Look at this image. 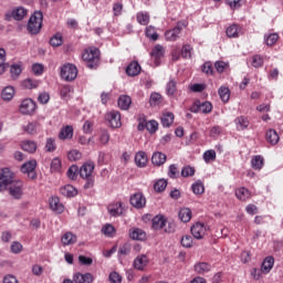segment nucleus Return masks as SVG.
Masks as SVG:
<instances>
[{
	"label": "nucleus",
	"instance_id": "1",
	"mask_svg": "<svg viewBox=\"0 0 283 283\" xmlns=\"http://www.w3.org/2000/svg\"><path fill=\"white\" fill-rule=\"evenodd\" d=\"M82 60L88 70H96L101 65V50L94 46L84 50Z\"/></svg>",
	"mask_w": 283,
	"mask_h": 283
},
{
	"label": "nucleus",
	"instance_id": "2",
	"mask_svg": "<svg viewBox=\"0 0 283 283\" xmlns=\"http://www.w3.org/2000/svg\"><path fill=\"white\" fill-rule=\"evenodd\" d=\"M8 191L11 198H14V200H21V198L23 197V181H13L9 185Z\"/></svg>",
	"mask_w": 283,
	"mask_h": 283
},
{
	"label": "nucleus",
	"instance_id": "3",
	"mask_svg": "<svg viewBox=\"0 0 283 283\" xmlns=\"http://www.w3.org/2000/svg\"><path fill=\"white\" fill-rule=\"evenodd\" d=\"M61 76L64 81H74L78 76V70L74 64H64L61 70Z\"/></svg>",
	"mask_w": 283,
	"mask_h": 283
},
{
	"label": "nucleus",
	"instance_id": "4",
	"mask_svg": "<svg viewBox=\"0 0 283 283\" xmlns=\"http://www.w3.org/2000/svg\"><path fill=\"white\" fill-rule=\"evenodd\" d=\"M190 231L196 240H202V238H205L209 231V226L202 222H197L191 227Z\"/></svg>",
	"mask_w": 283,
	"mask_h": 283
},
{
	"label": "nucleus",
	"instance_id": "5",
	"mask_svg": "<svg viewBox=\"0 0 283 283\" xmlns=\"http://www.w3.org/2000/svg\"><path fill=\"white\" fill-rule=\"evenodd\" d=\"M164 56H165V48H163V45L157 44L151 49L150 59L154 62V64L156 65V67H158V65H160V63H163Z\"/></svg>",
	"mask_w": 283,
	"mask_h": 283
},
{
	"label": "nucleus",
	"instance_id": "6",
	"mask_svg": "<svg viewBox=\"0 0 283 283\" xmlns=\"http://www.w3.org/2000/svg\"><path fill=\"white\" fill-rule=\"evenodd\" d=\"M20 113L27 116H32L36 109V103L32 98H25L22 101L20 105Z\"/></svg>",
	"mask_w": 283,
	"mask_h": 283
},
{
	"label": "nucleus",
	"instance_id": "7",
	"mask_svg": "<svg viewBox=\"0 0 283 283\" xmlns=\"http://www.w3.org/2000/svg\"><path fill=\"white\" fill-rule=\"evenodd\" d=\"M105 118L114 129H118V127L123 125V123H120V113L117 111H111L105 115Z\"/></svg>",
	"mask_w": 283,
	"mask_h": 283
},
{
	"label": "nucleus",
	"instance_id": "8",
	"mask_svg": "<svg viewBox=\"0 0 283 283\" xmlns=\"http://www.w3.org/2000/svg\"><path fill=\"white\" fill-rule=\"evenodd\" d=\"M14 178V174L10 170V168H3L0 171V187H8V185L12 184Z\"/></svg>",
	"mask_w": 283,
	"mask_h": 283
},
{
	"label": "nucleus",
	"instance_id": "9",
	"mask_svg": "<svg viewBox=\"0 0 283 283\" xmlns=\"http://www.w3.org/2000/svg\"><path fill=\"white\" fill-rule=\"evenodd\" d=\"M130 205L135 209H143L147 205V199L142 192H137L130 197Z\"/></svg>",
	"mask_w": 283,
	"mask_h": 283
},
{
	"label": "nucleus",
	"instance_id": "10",
	"mask_svg": "<svg viewBox=\"0 0 283 283\" xmlns=\"http://www.w3.org/2000/svg\"><path fill=\"white\" fill-rule=\"evenodd\" d=\"M34 169H36V160L28 161L21 166L22 174H28L29 178L32 180L36 178V172Z\"/></svg>",
	"mask_w": 283,
	"mask_h": 283
},
{
	"label": "nucleus",
	"instance_id": "11",
	"mask_svg": "<svg viewBox=\"0 0 283 283\" xmlns=\"http://www.w3.org/2000/svg\"><path fill=\"white\" fill-rule=\"evenodd\" d=\"M153 229L155 231H164L165 227H167V218H165V216H156L153 221Z\"/></svg>",
	"mask_w": 283,
	"mask_h": 283
},
{
	"label": "nucleus",
	"instance_id": "12",
	"mask_svg": "<svg viewBox=\"0 0 283 283\" xmlns=\"http://www.w3.org/2000/svg\"><path fill=\"white\" fill-rule=\"evenodd\" d=\"M60 140H72L74 138V128L70 125H66L61 128L59 133Z\"/></svg>",
	"mask_w": 283,
	"mask_h": 283
},
{
	"label": "nucleus",
	"instance_id": "13",
	"mask_svg": "<svg viewBox=\"0 0 283 283\" xmlns=\"http://www.w3.org/2000/svg\"><path fill=\"white\" fill-rule=\"evenodd\" d=\"M73 282L75 283H92L94 282V275L92 273H75L73 275Z\"/></svg>",
	"mask_w": 283,
	"mask_h": 283
},
{
	"label": "nucleus",
	"instance_id": "14",
	"mask_svg": "<svg viewBox=\"0 0 283 283\" xmlns=\"http://www.w3.org/2000/svg\"><path fill=\"white\" fill-rule=\"evenodd\" d=\"M234 124L238 132H244V129H249L251 122H249V117L241 115L234 119Z\"/></svg>",
	"mask_w": 283,
	"mask_h": 283
},
{
	"label": "nucleus",
	"instance_id": "15",
	"mask_svg": "<svg viewBox=\"0 0 283 283\" xmlns=\"http://www.w3.org/2000/svg\"><path fill=\"white\" fill-rule=\"evenodd\" d=\"M77 240L76 234L66 232L61 238L62 247H72V244H76Z\"/></svg>",
	"mask_w": 283,
	"mask_h": 283
},
{
	"label": "nucleus",
	"instance_id": "16",
	"mask_svg": "<svg viewBox=\"0 0 283 283\" xmlns=\"http://www.w3.org/2000/svg\"><path fill=\"white\" fill-rule=\"evenodd\" d=\"M107 211L111 216H113V218H118V216H123V202L108 205Z\"/></svg>",
	"mask_w": 283,
	"mask_h": 283
},
{
	"label": "nucleus",
	"instance_id": "17",
	"mask_svg": "<svg viewBox=\"0 0 283 283\" xmlns=\"http://www.w3.org/2000/svg\"><path fill=\"white\" fill-rule=\"evenodd\" d=\"M94 172V163H86L80 168L81 178H93L92 174Z\"/></svg>",
	"mask_w": 283,
	"mask_h": 283
},
{
	"label": "nucleus",
	"instance_id": "18",
	"mask_svg": "<svg viewBox=\"0 0 283 283\" xmlns=\"http://www.w3.org/2000/svg\"><path fill=\"white\" fill-rule=\"evenodd\" d=\"M147 264H149V259L145 254H142L134 260V266L137 271H145Z\"/></svg>",
	"mask_w": 283,
	"mask_h": 283
},
{
	"label": "nucleus",
	"instance_id": "19",
	"mask_svg": "<svg viewBox=\"0 0 283 283\" xmlns=\"http://www.w3.org/2000/svg\"><path fill=\"white\" fill-rule=\"evenodd\" d=\"M50 207L52 211H55V213H63V211H65V206L61 203V199H59V197H53L50 200Z\"/></svg>",
	"mask_w": 283,
	"mask_h": 283
},
{
	"label": "nucleus",
	"instance_id": "20",
	"mask_svg": "<svg viewBox=\"0 0 283 283\" xmlns=\"http://www.w3.org/2000/svg\"><path fill=\"white\" fill-rule=\"evenodd\" d=\"M60 193L65 198H74V196L78 195V190L72 185H66L60 189Z\"/></svg>",
	"mask_w": 283,
	"mask_h": 283
},
{
	"label": "nucleus",
	"instance_id": "21",
	"mask_svg": "<svg viewBox=\"0 0 283 283\" xmlns=\"http://www.w3.org/2000/svg\"><path fill=\"white\" fill-rule=\"evenodd\" d=\"M242 31V28L238 24H231L227 28L226 34L229 39H238L240 36V32Z\"/></svg>",
	"mask_w": 283,
	"mask_h": 283
},
{
	"label": "nucleus",
	"instance_id": "22",
	"mask_svg": "<svg viewBox=\"0 0 283 283\" xmlns=\"http://www.w3.org/2000/svg\"><path fill=\"white\" fill-rule=\"evenodd\" d=\"M151 163L156 167H160V166L165 165V163H167V155H165L160 151L154 153L153 157H151Z\"/></svg>",
	"mask_w": 283,
	"mask_h": 283
},
{
	"label": "nucleus",
	"instance_id": "23",
	"mask_svg": "<svg viewBox=\"0 0 283 283\" xmlns=\"http://www.w3.org/2000/svg\"><path fill=\"white\" fill-rule=\"evenodd\" d=\"M28 15V10L23 7H18L12 10L11 17L14 19V21H23V19Z\"/></svg>",
	"mask_w": 283,
	"mask_h": 283
},
{
	"label": "nucleus",
	"instance_id": "24",
	"mask_svg": "<svg viewBox=\"0 0 283 283\" xmlns=\"http://www.w3.org/2000/svg\"><path fill=\"white\" fill-rule=\"evenodd\" d=\"M117 105L124 111L129 109V107H132V97L128 95H120L118 97Z\"/></svg>",
	"mask_w": 283,
	"mask_h": 283
},
{
	"label": "nucleus",
	"instance_id": "25",
	"mask_svg": "<svg viewBox=\"0 0 283 283\" xmlns=\"http://www.w3.org/2000/svg\"><path fill=\"white\" fill-rule=\"evenodd\" d=\"M174 119H175L174 113L171 112L163 113L160 118L163 127H171V125H174Z\"/></svg>",
	"mask_w": 283,
	"mask_h": 283
},
{
	"label": "nucleus",
	"instance_id": "26",
	"mask_svg": "<svg viewBox=\"0 0 283 283\" xmlns=\"http://www.w3.org/2000/svg\"><path fill=\"white\" fill-rule=\"evenodd\" d=\"M129 238H132V240L143 241L145 240V238H147V234L145 233V231H143V229L133 228L129 230Z\"/></svg>",
	"mask_w": 283,
	"mask_h": 283
},
{
	"label": "nucleus",
	"instance_id": "27",
	"mask_svg": "<svg viewBox=\"0 0 283 283\" xmlns=\"http://www.w3.org/2000/svg\"><path fill=\"white\" fill-rule=\"evenodd\" d=\"M235 196L238 200H241L242 202H247L249 198H251V191L249 189L241 187L235 190Z\"/></svg>",
	"mask_w": 283,
	"mask_h": 283
},
{
	"label": "nucleus",
	"instance_id": "28",
	"mask_svg": "<svg viewBox=\"0 0 283 283\" xmlns=\"http://www.w3.org/2000/svg\"><path fill=\"white\" fill-rule=\"evenodd\" d=\"M126 74L128 76H138V74H140V64L138 62H132L126 67Z\"/></svg>",
	"mask_w": 283,
	"mask_h": 283
},
{
	"label": "nucleus",
	"instance_id": "29",
	"mask_svg": "<svg viewBox=\"0 0 283 283\" xmlns=\"http://www.w3.org/2000/svg\"><path fill=\"white\" fill-rule=\"evenodd\" d=\"M182 29L180 27H175L172 30H168L165 33L166 40L167 41H177L178 38L180 36V32Z\"/></svg>",
	"mask_w": 283,
	"mask_h": 283
},
{
	"label": "nucleus",
	"instance_id": "30",
	"mask_svg": "<svg viewBox=\"0 0 283 283\" xmlns=\"http://www.w3.org/2000/svg\"><path fill=\"white\" fill-rule=\"evenodd\" d=\"M135 163L137 167H147V163H148L147 153L138 151L135 155Z\"/></svg>",
	"mask_w": 283,
	"mask_h": 283
},
{
	"label": "nucleus",
	"instance_id": "31",
	"mask_svg": "<svg viewBox=\"0 0 283 283\" xmlns=\"http://www.w3.org/2000/svg\"><path fill=\"white\" fill-rule=\"evenodd\" d=\"M251 167L252 169H256V171H260L262 167H264V157L262 155H255L251 159Z\"/></svg>",
	"mask_w": 283,
	"mask_h": 283
},
{
	"label": "nucleus",
	"instance_id": "32",
	"mask_svg": "<svg viewBox=\"0 0 283 283\" xmlns=\"http://www.w3.org/2000/svg\"><path fill=\"white\" fill-rule=\"evenodd\" d=\"M273 264H275V259H273V256L265 258L262 262L261 271L263 273H271V269H273Z\"/></svg>",
	"mask_w": 283,
	"mask_h": 283
},
{
	"label": "nucleus",
	"instance_id": "33",
	"mask_svg": "<svg viewBox=\"0 0 283 283\" xmlns=\"http://www.w3.org/2000/svg\"><path fill=\"white\" fill-rule=\"evenodd\" d=\"M265 138L270 145H277V143H280V135H277L275 129H269L265 134Z\"/></svg>",
	"mask_w": 283,
	"mask_h": 283
},
{
	"label": "nucleus",
	"instance_id": "34",
	"mask_svg": "<svg viewBox=\"0 0 283 283\" xmlns=\"http://www.w3.org/2000/svg\"><path fill=\"white\" fill-rule=\"evenodd\" d=\"M27 30L29 34H36V11H34L30 17Z\"/></svg>",
	"mask_w": 283,
	"mask_h": 283
},
{
	"label": "nucleus",
	"instance_id": "35",
	"mask_svg": "<svg viewBox=\"0 0 283 283\" xmlns=\"http://www.w3.org/2000/svg\"><path fill=\"white\" fill-rule=\"evenodd\" d=\"M195 271L199 275H203V273H209L211 271V264L207 262H200L195 265Z\"/></svg>",
	"mask_w": 283,
	"mask_h": 283
},
{
	"label": "nucleus",
	"instance_id": "36",
	"mask_svg": "<svg viewBox=\"0 0 283 283\" xmlns=\"http://www.w3.org/2000/svg\"><path fill=\"white\" fill-rule=\"evenodd\" d=\"M178 82L176 80H169V82L166 85V94L167 96H175L176 92H178Z\"/></svg>",
	"mask_w": 283,
	"mask_h": 283
},
{
	"label": "nucleus",
	"instance_id": "37",
	"mask_svg": "<svg viewBox=\"0 0 283 283\" xmlns=\"http://www.w3.org/2000/svg\"><path fill=\"white\" fill-rule=\"evenodd\" d=\"M213 63L211 61L205 62L201 66V72L206 74V76H213L216 74Z\"/></svg>",
	"mask_w": 283,
	"mask_h": 283
},
{
	"label": "nucleus",
	"instance_id": "38",
	"mask_svg": "<svg viewBox=\"0 0 283 283\" xmlns=\"http://www.w3.org/2000/svg\"><path fill=\"white\" fill-rule=\"evenodd\" d=\"M102 233L106 235V238H114V235H116V228L112 226V223H107L103 226Z\"/></svg>",
	"mask_w": 283,
	"mask_h": 283
},
{
	"label": "nucleus",
	"instance_id": "39",
	"mask_svg": "<svg viewBox=\"0 0 283 283\" xmlns=\"http://www.w3.org/2000/svg\"><path fill=\"white\" fill-rule=\"evenodd\" d=\"M280 39V35L277 33H270L264 35L265 45H269V48H272V45H275L277 43V40Z\"/></svg>",
	"mask_w": 283,
	"mask_h": 283
},
{
	"label": "nucleus",
	"instance_id": "40",
	"mask_svg": "<svg viewBox=\"0 0 283 283\" xmlns=\"http://www.w3.org/2000/svg\"><path fill=\"white\" fill-rule=\"evenodd\" d=\"M1 97L3 101H12V98H14V87L12 86L4 87L1 93Z\"/></svg>",
	"mask_w": 283,
	"mask_h": 283
},
{
	"label": "nucleus",
	"instance_id": "41",
	"mask_svg": "<svg viewBox=\"0 0 283 283\" xmlns=\"http://www.w3.org/2000/svg\"><path fill=\"white\" fill-rule=\"evenodd\" d=\"M219 96L222 103H229V98H231V91L229 90V87L221 86L219 88Z\"/></svg>",
	"mask_w": 283,
	"mask_h": 283
},
{
	"label": "nucleus",
	"instance_id": "42",
	"mask_svg": "<svg viewBox=\"0 0 283 283\" xmlns=\"http://www.w3.org/2000/svg\"><path fill=\"white\" fill-rule=\"evenodd\" d=\"M132 253V243L126 242L118 249V258H125Z\"/></svg>",
	"mask_w": 283,
	"mask_h": 283
},
{
	"label": "nucleus",
	"instance_id": "43",
	"mask_svg": "<svg viewBox=\"0 0 283 283\" xmlns=\"http://www.w3.org/2000/svg\"><path fill=\"white\" fill-rule=\"evenodd\" d=\"M179 219L181 222H189L191 220V209L182 208L179 211Z\"/></svg>",
	"mask_w": 283,
	"mask_h": 283
},
{
	"label": "nucleus",
	"instance_id": "44",
	"mask_svg": "<svg viewBox=\"0 0 283 283\" xmlns=\"http://www.w3.org/2000/svg\"><path fill=\"white\" fill-rule=\"evenodd\" d=\"M137 22L139 25H148L149 24V13L147 12H138L136 15Z\"/></svg>",
	"mask_w": 283,
	"mask_h": 283
},
{
	"label": "nucleus",
	"instance_id": "45",
	"mask_svg": "<svg viewBox=\"0 0 283 283\" xmlns=\"http://www.w3.org/2000/svg\"><path fill=\"white\" fill-rule=\"evenodd\" d=\"M191 189L196 196H202V193H205V184L198 180L197 182L192 184Z\"/></svg>",
	"mask_w": 283,
	"mask_h": 283
},
{
	"label": "nucleus",
	"instance_id": "46",
	"mask_svg": "<svg viewBox=\"0 0 283 283\" xmlns=\"http://www.w3.org/2000/svg\"><path fill=\"white\" fill-rule=\"evenodd\" d=\"M23 151H28L29 154H34L36 151V143L34 142H23L22 143Z\"/></svg>",
	"mask_w": 283,
	"mask_h": 283
},
{
	"label": "nucleus",
	"instance_id": "47",
	"mask_svg": "<svg viewBox=\"0 0 283 283\" xmlns=\"http://www.w3.org/2000/svg\"><path fill=\"white\" fill-rule=\"evenodd\" d=\"M163 103V95L160 93H151L149 104L151 107H157V105H160Z\"/></svg>",
	"mask_w": 283,
	"mask_h": 283
},
{
	"label": "nucleus",
	"instance_id": "48",
	"mask_svg": "<svg viewBox=\"0 0 283 283\" xmlns=\"http://www.w3.org/2000/svg\"><path fill=\"white\" fill-rule=\"evenodd\" d=\"M154 189L157 193H163V191H165V189H167V180L158 179L154 185Z\"/></svg>",
	"mask_w": 283,
	"mask_h": 283
},
{
	"label": "nucleus",
	"instance_id": "49",
	"mask_svg": "<svg viewBox=\"0 0 283 283\" xmlns=\"http://www.w3.org/2000/svg\"><path fill=\"white\" fill-rule=\"evenodd\" d=\"M61 169H62L61 159L59 157L53 158L51 161V171L54 174H60Z\"/></svg>",
	"mask_w": 283,
	"mask_h": 283
},
{
	"label": "nucleus",
	"instance_id": "50",
	"mask_svg": "<svg viewBox=\"0 0 283 283\" xmlns=\"http://www.w3.org/2000/svg\"><path fill=\"white\" fill-rule=\"evenodd\" d=\"M50 44L53 48H59V46L63 45V34L56 33L55 35H53L50 40Z\"/></svg>",
	"mask_w": 283,
	"mask_h": 283
},
{
	"label": "nucleus",
	"instance_id": "51",
	"mask_svg": "<svg viewBox=\"0 0 283 283\" xmlns=\"http://www.w3.org/2000/svg\"><path fill=\"white\" fill-rule=\"evenodd\" d=\"M191 176H196V168L191 166H185L181 169V177L182 178H190Z\"/></svg>",
	"mask_w": 283,
	"mask_h": 283
},
{
	"label": "nucleus",
	"instance_id": "52",
	"mask_svg": "<svg viewBox=\"0 0 283 283\" xmlns=\"http://www.w3.org/2000/svg\"><path fill=\"white\" fill-rule=\"evenodd\" d=\"M228 69H229V63L224 61L214 62V70L216 72H218V74H223V72Z\"/></svg>",
	"mask_w": 283,
	"mask_h": 283
},
{
	"label": "nucleus",
	"instance_id": "53",
	"mask_svg": "<svg viewBox=\"0 0 283 283\" xmlns=\"http://www.w3.org/2000/svg\"><path fill=\"white\" fill-rule=\"evenodd\" d=\"M145 34L148 39H151V41H158V33L156 32V29L151 25L146 28Z\"/></svg>",
	"mask_w": 283,
	"mask_h": 283
},
{
	"label": "nucleus",
	"instance_id": "54",
	"mask_svg": "<svg viewBox=\"0 0 283 283\" xmlns=\"http://www.w3.org/2000/svg\"><path fill=\"white\" fill-rule=\"evenodd\" d=\"M180 242L185 249H191L193 247V238L189 234L184 235Z\"/></svg>",
	"mask_w": 283,
	"mask_h": 283
},
{
	"label": "nucleus",
	"instance_id": "55",
	"mask_svg": "<svg viewBox=\"0 0 283 283\" xmlns=\"http://www.w3.org/2000/svg\"><path fill=\"white\" fill-rule=\"evenodd\" d=\"M10 72L12 78H19L21 72H23V69L21 67V64H12Z\"/></svg>",
	"mask_w": 283,
	"mask_h": 283
},
{
	"label": "nucleus",
	"instance_id": "56",
	"mask_svg": "<svg viewBox=\"0 0 283 283\" xmlns=\"http://www.w3.org/2000/svg\"><path fill=\"white\" fill-rule=\"evenodd\" d=\"M66 176L70 178V180H76L78 178V167L77 166H71L66 172Z\"/></svg>",
	"mask_w": 283,
	"mask_h": 283
},
{
	"label": "nucleus",
	"instance_id": "57",
	"mask_svg": "<svg viewBox=\"0 0 283 283\" xmlns=\"http://www.w3.org/2000/svg\"><path fill=\"white\" fill-rule=\"evenodd\" d=\"M216 150L210 149L203 153V160L205 163H213V160H216Z\"/></svg>",
	"mask_w": 283,
	"mask_h": 283
},
{
	"label": "nucleus",
	"instance_id": "58",
	"mask_svg": "<svg viewBox=\"0 0 283 283\" xmlns=\"http://www.w3.org/2000/svg\"><path fill=\"white\" fill-rule=\"evenodd\" d=\"M44 149L49 153L56 151V142L54 140V138L50 137L46 139Z\"/></svg>",
	"mask_w": 283,
	"mask_h": 283
},
{
	"label": "nucleus",
	"instance_id": "59",
	"mask_svg": "<svg viewBox=\"0 0 283 283\" xmlns=\"http://www.w3.org/2000/svg\"><path fill=\"white\" fill-rule=\"evenodd\" d=\"M146 129L149 134H156V132H158V122L154 119L146 122Z\"/></svg>",
	"mask_w": 283,
	"mask_h": 283
},
{
	"label": "nucleus",
	"instance_id": "60",
	"mask_svg": "<svg viewBox=\"0 0 283 283\" xmlns=\"http://www.w3.org/2000/svg\"><path fill=\"white\" fill-rule=\"evenodd\" d=\"M168 176L169 178H172V179L179 178L180 171H178V166H176V164H172L169 166Z\"/></svg>",
	"mask_w": 283,
	"mask_h": 283
},
{
	"label": "nucleus",
	"instance_id": "61",
	"mask_svg": "<svg viewBox=\"0 0 283 283\" xmlns=\"http://www.w3.org/2000/svg\"><path fill=\"white\" fill-rule=\"evenodd\" d=\"M252 67H262L264 65V59H262V55H254L252 56V62H251Z\"/></svg>",
	"mask_w": 283,
	"mask_h": 283
},
{
	"label": "nucleus",
	"instance_id": "62",
	"mask_svg": "<svg viewBox=\"0 0 283 283\" xmlns=\"http://www.w3.org/2000/svg\"><path fill=\"white\" fill-rule=\"evenodd\" d=\"M98 140L101 145H107L109 143V133L107 130H101Z\"/></svg>",
	"mask_w": 283,
	"mask_h": 283
},
{
	"label": "nucleus",
	"instance_id": "63",
	"mask_svg": "<svg viewBox=\"0 0 283 283\" xmlns=\"http://www.w3.org/2000/svg\"><path fill=\"white\" fill-rule=\"evenodd\" d=\"M81 156H82L81 151H78L76 149L69 151V154H67L69 160L73 161V163L76 160H81Z\"/></svg>",
	"mask_w": 283,
	"mask_h": 283
},
{
	"label": "nucleus",
	"instance_id": "64",
	"mask_svg": "<svg viewBox=\"0 0 283 283\" xmlns=\"http://www.w3.org/2000/svg\"><path fill=\"white\" fill-rule=\"evenodd\" d=\"M182 59H191V45L185 44L181 49Z\"/></svg>",
	"mask_w": 283,
	"mask_h": 283
}]
</instances>
